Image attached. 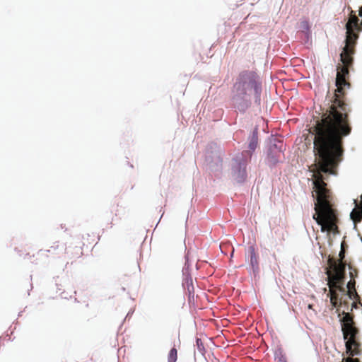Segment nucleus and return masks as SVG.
<instances>
[{"instance_id": "f257e3e1", "label": "nucleus", "mask_w": 362, "mask_h": 362, "mask_svg": "<svg viewBox=\"0 0 362 362\" xmlns=\"http://www.w3.org/2000/svg\"><path fill=\"white\" fill-rule=\"evenodd\" d=\"M346 45L340 54L343 66H337V89L332 103L329 110L322 113L321 118L317 119L315 124L310 129V132L314 135L315 161H341L344 153L343 139L352 131L349 116L351 108L344 100V89L350 87L346 76L349 74V67L352 65V55L358 38L355 31L361 32L359 19L352 10L346 24Z\"/></svg>"}, {"instance_id": "f03ea898", "label": "nucleus", "mask_w": 362, "mask_h": 362, "mask_svg": "<svg viewBox=\"0 0 362 362\" xmlns=\"http://www.w3.org/2000/svg\"><path fill=\"white\" fill-rule=\"evenodd\" d=\"M262 81L257 73L252 70H244L239 73L232 88V100L235 106L241 110L248 107L250 98L259 99Z\"/></svg>"}, {"instance_id": "7ed1b4c3", "label": "nucleus", "mask_w": 362, "mask_h": 362, "mask_svg": "<svg viewBox=\"0 0 362 362\" xmlns=\"http://www.w3.org/2000/svg\"><path fill=\"white\" fill-rule=\"evenodd\" d=\"M247 159L236 162L235 165L233 167V176L238 182H243L247 177Z\"/></svg>"}, {"instance_id": "20e7f679", "label": "nucleus", "mask_w": 362, "mask_h": 362, "mask_svg": "<svg viewBox=\"0 0 362 362\" xmlns=\"http://www.w3.org/2000/svg\"><path fill=\"white\" fill-rule=\"evenodd\" d=\"M326 274L328 276V286L329 288H339L338 284H340L342 281L343 279L344 278V274H340L339 272L337 274H332L329 269L327 270Z\"/></svg>"}, {"instance_id": "39448f33", "label": "nucleus", "mask_w": 362, "mask_h": 362, "mask_svg": "<svg viewBox=\"0 0 362 362\" xmlns=\"http://www.w3.org/2000/svg\"><path fill=\"white\" fill-rule=\"evenodd\" d=\"M356 337H349L346 342V353L351 356L357 355L358 343L356 341Z\"/></svg>"}, {"instance_id": "423d86ee", "label": "nucleus", "mask_w": 362, "mask_h": 362, "mask_svg": "<svg viewBox=\"0 0 362 362\" xmlns=\"http://www.w3.org/2000/svg\"><path fill=\"white\" fill-rule=\"evenodd\" d=\"M328 264L334 274H345V264L344 262H337L334 258L329 257Z\"/></svg>"}, {"instance_id": "0eeeda50", "label": "nucleus", "mask_w": 362, "mask_h": 362, "mask_svg": "<svg viewBox=\"0 0 362 362\" xmlns=\"http://www.w3.org/2000/svg\"><path fill=\"white\" fill-rule=\"evenodd\" d=\"M257 141H258L257 135L256 133H254L250 139V144H249L250 151H246L243 153V156L246 158L245 159L248 160L251 158L252 151H254L255 150V148L257 146Z\"/></svg>"}, {"instance_id": "6e6552de", "label": "nucleus", "mask_w": 362, "mask_h": 362, "mask_svg": "<svg viewBox=\"0 0 362 362\" xmlns=\"http://www.w3.org/2000/svg\"><path fill=\"white\" fill-rule=\"evenodd\" d=\"M249 252L250 255V265L254 272H257L259 270L258 255L253 246L249 247Z\"/></svg>"}, {"instance_id": "1a4fd4ad", "label": "nucleus", "mask_w": 362, "mask_h": 362, "mask_svg": "<svg viewBox=\"0 0 362 362\" xmlns=\"http://www.w3.org/2000/svg\"><path fill=\"white\" fill-rule=\"evenodd\" d=\"M342 332L344 339H347L349 337H356L357 329L351 324L342 325Z\"/></svg>"}, {"instance_id": "9d476101", "label": "nucleus", "mask_w": 362, "mask_h": 362, "mask_svg": "<svg viewBox=\"0 0 362 362\" xmlns=\"http://www.w3.org/2000/svg\"><path fill=\"white\" fill-rule=\"evenodd\" d=\"M182 286L187 290L189 295L194 293V286L192 279L190 276H186L183 280Z\"/></svg>"}, {"instance_id": "9b49d317", "label": "nucleus", "mask_w": 362, "mask_h": 362, "mask_svg": "<svg viewBox=\"0 0 362 362\" xmlns=\"http://www.w3.org/2000/svg\"><path fill=\"white\" fill-rule=\"evenodd\" d=\"M335 288H329V293H330V302L334 307L337 306V299H338V295L337 293V291L334 290Z\"/></svg>"}, {"instance_id": "f8f14e48", "label": "nucleus", "mask_w": 362, "mask_h": 362, "mask_svg": "<svg viewBox=\"0 0 362 362\" xmlns=\"http://www.w3.org/2000/svg\"><path fill=\"white\" fill-rule=\"evenodd\" d=\"M177 359V351L174 347L170 349L168 356V362H176Z\"/></svg>"}, {"instance_id": "ddd939ff", "label": "nucleus", "mask_w": 362, "mask_h": 362, "mask_svg": "<svg viewBox=\"0 0 362 362\" xmlns=\"http://www.w3.org/2000/svg\"><path fill=\"white\" fill-rule=\"evenodd\" d=\"M354 286H355V282H351V281H349L347 284V287L349 288V291H348V295L349 296L350 298H351V296L353 294V292L351 291V288H354V293H355V295L356 296H358V294L356 292V290L354 288Z\"/></svg>"}, {"instance_id": "4468645a", "label": "nucleus", "mask_w": 362, "mask_h": 362, "mask_svg": "<svg viewBox=\"0 0 362 362\" xmlns=\"http://www.w3.org/2000/svg\"><path fill=\"white\" fill-rule=\"evenodd\" d=\"M341 321L343 322L342 325L351 324L352 323V317L349 313H345L344 316L342 317Z\"/></svg>"}, {"instance_id": "2eb2a0df", "label": "nucleus", "mask_w": 362, "mask_h": 362, "mask_svg": "<svg viewBox=\"0 0 362 362\" xmlns=\"http://www.w3.org/2000/svg\"><path fill=\"white\" fill-rule=\"evenodd\" d=\"M344 243H341V251L339 252V262H343V259H344L345 257V250H344Z\"/></svg>"}, {"instance_id": "dca6fc26", "label": "nucleus", "mask_w": 362, "mask_h": 362, "mask_svg": "<svg viewBox=\"0 0 362 362\" xmlns=\"http://www.w3.org/2000/svg\"><path fill=\"white\" fill-rule=\"evenodd\" d=\"M281 154H282L281 151H279L277 154H276V158L275 159H273V158H272V157H269V162L273 163V164H275L276 163L278 162V160L280 158Z\"/></svg>"}, {"instance_id": "f3484780", "label": "nucleus", "mask_w": 362, "mask_h": 362, "mask_svg": "<svg viewBox=\"0 0 362 362\" xmlns=\"http://www.w3.org/2000/svg\"><path fill=\"white\" fill-rule=\"evenodd\" d=\"M358 15H359V16L362 17V6L359 8ZM359 25H361V30H362V19H361V23H359Z\"/></svg>"}, {"instance_id": "a211bd4d", "label": "nucleus", "mask_w": 362, "mask_h": 362, "mask_svg": "<svg viewBox=\"0 0 362 362\" xmlns=\"http://www.w3.org/2000/svg\"><path fill=\"white\" fill-rule=\"evenodd\" d=\"M303 27L305 28H308V23L307 21L303 22Z\"/></svg>"}, {"instance_id": "6ab92c4d", "label": "nucleus", "mask_w": 362, "mask_h": 362, "mask_svg": "<svg viewBox=\"0 0 362 362\" xmlns=\"http://www.w3.org/2000/svg\"><path fill=\"white\" fill-rule=\"evenodd\" d=\"M308 308L309 309H313V305L309 304V305H308Z\"/></svg>"}, {"instance_id": "aec40b11", "label": "nucleus", "mask_w": 362, "mask_h": 362, "mask_svg": "<svg viewBox=\"0 0 362 362\" xmlns=\"http://www.w3.org/2000/svg\"><path fill=\"white\" fill-rule=\"evenodd\" d=\"M57 247H58V245H57L56 247L51 246V248L53 249V250H56Z\"/></svg>"}]
</instances>
